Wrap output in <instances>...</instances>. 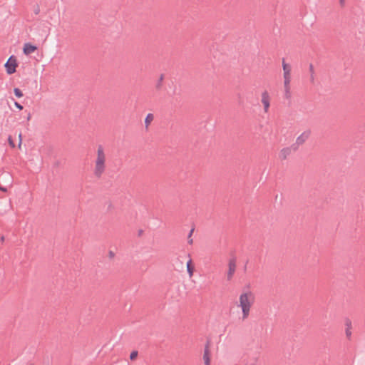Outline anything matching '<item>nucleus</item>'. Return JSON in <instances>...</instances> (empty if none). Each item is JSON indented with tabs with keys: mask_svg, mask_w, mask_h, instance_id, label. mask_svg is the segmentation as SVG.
Here are the masks:
<instances>
[{
	"mask_svg": "<svg viewBox=\"0 0 365 365\" xmlns=\"http://www.w3.org/2000/svg\"><path fill=\"white\" fill-rule=\"evenodd\" d=\"M106 155L102 145H98L97 151V158L96 160V167L94 174L97 178H100L105 171Z\"/></svg>",
	"mask_w": 365,
	"mask_h": 365,
	"instance_id": "nucleus-1",
	"label": "nucleus"
},
{
	"mask_svg": "<svg viewBox=\"0 0 365 365\" xmlns=\"http://www.w3.org/2000/svg\"><path fill=\"white\" fill-rule=\"evenodd\" d=\"M253 298V294L251 292L242 293L240 296V307L242 312V319L248 317L252 303L250 299Z\"/></svg>",
	"mask_w": 365,
	"mask_h": 365,
	"instance_id": "nucleus-2",
	"label": "nucleus"
},
{
	"mask_svg": "<svg viewBox=\"0 0 365 365\" xmlns=\"http://www.w3.org/2000/svg\"><path fill=\"white\" fill-rule=\"evenodd\" d=\"M4 67L6 68V71L7 74L11 75L16 71V68L18 67V63L16 58L14 55H11L4 64Z\"/></svg>",
	"mask_w": 365,
	"mask_h": 365,
	"instance_id": "nucleus-3",
	"label": "nucleus"
},
{
	"mask_svg": "<svg viewBox=\"0 0 365 365\" xmlns=\"http://www.w3.org/2000/svg\"><path fill=\"white\" fill-rule=\"evenodd\" d=\"M310 134L311 131L307 130L299 135L295 143L292 145V150H297L298 149V146L302 145L309 138Z\"/></svg>",
	"mask_w": 365,
	"mask_h": 365,
	"instance_id": "nucleus-4",
	"label": "nucleus"
},
{
	"mask_svg": "<svg viewBox=\"0 0 365 365\" xmlns=\"http://www.w3.org/2000/svg\"><path fill=\"white\" fill-rule=\"evenodd\" d=\"M282 68L284 71V84L287 86L290 83L291 68L289 64L285 63L284 58L282 59Z\"/></svg>",
	"mask_w": 365,
	"mask_h": 365,
	"instance_id": "nucleus-5",
	"label": "nucleus"
},
{
	"mask_svg": "<svg viewBox=\"0 0 365 365\" xmlns=\"http://www.w3.org/2000/svg\"><path fill=\"white\" fill-rule=\"evenodd\" d=\"M228 266H229V269H228V272H227V280H230L235 272V269H236V259L235 258H232L230 259L229 261V263H228Z\"/></svg>",
	"mask_w": 365,
	"mask_h": 365,
	"instance_id": "nucleus-6",
	"label": "nucleus"
},
{
	"mask_svg": "<svg viewBox=\"0 0 365 365\" xmlns=\"http://www.w3.org/2000/svg\"><path fill=\"white\" fill-rule=\"evenodd\" d=\"M262 103L264 106V110L265 113L268 112L270 103H269V96L267 91H264L262 93Z\"/></svg>",
	"mask_w": 365,
	"mask_h": 365,
	"instance_id": "nucleus-7",
	"label": "nucleus"
},
{
	"mask_svg": "<svg viewBox=\"0 0 365 365\" xmlns=\"http://www.w3.org/2000/svg\"><path fill=\"white\" fill-rule=\"evenodd\" d=\"M203 360L205 365L210 364V341L207 340L204 349L203 353Z\"/></svg>",
	"mask_w": 365,
	"mask_h": 365,
	"instance_id": "nucleus-8",
	"label": "nucleus"
},
{
	"mask_svg": "<svg viewBox=\"0 0 365 365\" xmlns=\"http://www.w3.org/2000/svg\"><path fill=\"white\" fill-rule=\"evenodd\" d=\"M37 50V46L31 43H26L23 48V52L25 55H29Z\"/></svg>",
	"mask_w": 365,
	"mask_h": 365,
	"instance_id": "nucleus-9",
	"label": "nucleus"
},
{
	"mask_svg": "<svg viewBox=\"0 0 365 365\" xmlns=\"http://www.w3.org/2000/svg\"><path fill=\"white\" fill-rule=\"evenodd\" d=\"M292 149V146L282 149L279 153L280 158L282 160L287 159V158L291 154Z\"/></svg>",
	"mask_w": 365,
	"mask_h": 365,
	"instance_id": "nucleus-10",
	"label": "nucleus"
},
{
	"mask_svg": "<svg viewBox=\"0 0 365 365\" xmlns=\"http://www.w3.org/2000/svg\"><path fill=\"white\" fill-rule=\"evenodd\" d=\"M188 257H190L189 260L187 262V271L189 274L190 277H191L193 274L194 267L192 264V259H190V255L188 254Z\"/></svg>",
	"mask_w": 365,
	"mask_h": 365,
	"instance_id": "nucleus-11",
	"label": "nucleus"
},
{
	"mask_svg": "<svg viewBox=\"0 0 365 365\" xmlns=\"http://www.w3.org/2000/svg\"><path fill=\"white\" fill-rule=\"evenodd\" d=\"M153 118H154V116L152 113H148L146 115L145 119V125L146 128H148V126L150 125L151 121L153 120Z\"/></svg>",
	"mask_w": 365,
	"mask_h": 365,
	"instance_id": "nucleus-12",
	"label": "nucleus"
},
{
	"mask_svg": "<svg viewBox=\"0 0 365 365\" xmlns=\"http://www.w3.org/2000/svg\"><path fill=\"white\" fill-rule=\"evenodd\" d=\"M163 78H164V75L161 74L160 78H159V79L158 80V81L156 83V85H155V88H156L157 90H160L161 89L162 86H163Z\"/></svg>",
	"mask_w": 365,
	"mask_h": 365,
	"instance_id": "nucleus-13",
	"label": "nucleus"
},
{
	"mask_svg": "<svg viewBox=\"0 0 365 365\" xmlns=\"http://www.w3.org/2000/svg\"><path fill=\"white\" fill-rule=\"evenodd\" d=\"M284 91H285V98H289L291 97V93H290V88H289V84H287V86L284 84Z\"/></svg>",
	"mask_w": 365,
	"mask_h": 365,
	"instance_id": "nucleus-14",
	"label": "nucleus"
},
{
	"mask_svg": "<svg viewBox=\"0 0 365 365\" xmlns=\"http://www.w3.org/2000/svg\"><path fill=\"white\" fill-rule=\"evenodd\" d=\"M14 93L15 96L19 98H21L24 96L22 91L19 88H14Z\"/></svg>",
	"mask_w": 365,
	"mask_h": 365,
	"instance_id": "nucleus-15",
	"label": "nucleus"
},
{
	"mask_svg": "<svg viewBox=\"0 0 365 365\" xmlns=\"http://www.w3.org/2000/svg\"><path fill=\"white\" fill-rule=\"evenodd\" d=\"M194 230H195V229H194V227H192V228L190 230V232H189V233H188V235H187V242H188V244H189V245H192V244L193 243V240L192 239V237H192V233H193V232H194Z\"/></svg>",
	"mask_w": 365,
	"mask_h": 365,
	"instance_id": "nucleus-16",
	"label": "nucleus"
},
{
	"mask_svg": "<svg viewBox=\"0 0 365 365\" xmlns=\"http://www.w3.org/2000/svg\"><path fill=\"white\" fill-rule=\"evenodd\" d=\"M138 352L137 351H133L130 354V359L135 360L138 356Z\"/></svg>",
	"mask_w": 365,
	"mask_h": 365,
	"instance_id": "nucleus-17",
	"label": "nucleus"
},
{
	"mask_svg": "<svg viewBox=\"0 0 365 365\" xmlns=\"http://www.w3.org/2000/svg\"><path fill=\"white\" fill-rule=\"evenodd\" d=\"M8 142H9V145L11 148H14L15 147V143H14V140H12V138H11V135H9V138H8Z\"/></svg>",
	"mask_w": 365,
	"mask_h": 365,
	"instance_id": "nucleus-18",
	"label": "nucleus"
},
{
	"mask_svg": "<svg viewBox=\"0 0 365 365\" xmlns=\"http://www.w3.org/2000/svg\"><path fill=\"white\" fill-rule=\"evenodd\" d=\"M345 325L346 326V329H351V322L349 319H346Z\"/></svg>",
	"mask_w": 365,
	"mask_h": 365,
	"instance_id": "nucleus-19",
	"label": "nucleus"
},
{
	"mask_svg": "<svg viewBox=\"0 0 365 365\" xmlns=\"http://www.w3.org/2000/svg\"><path fill=\"white\" fill-rule=\"evenodd\" d=\"M14 106H16L19 110H21L24 108L23 106H22V105H21L19 103H18L17 101H14Z\"/></svg>",
	"mask_w": 365,
	"mask_h": 365,
	"instance_id": "nucleus-20",
	"label": "nucleus"
},
{
	"mask_svg": "<svg viewBox=\"0 0 365 365\" xmlns=\"http://www.w3.org/2000/svg\"><path fill=\"white\" fill-rule=\"evenodd\" d=\"M345 333L347 338L349 339L351 336V329H346Z\"/></svg>",
	"mask_w": 365,
	"mask_h": 365,
	"instance_id": "nucleus-21",
	"label": "nucleus"
},
{
	"mask_svg": "<svg viewBox=\"0 0 365 365\" xmlns=\"http://www.w3.org/2000/svg\"><path fill=\"white\" fill-rule=\"evenodd\" d=\"M309 72H310V74L311 73H314V66L312 63H310L309 66Z\"/></svg>",
	"mask_w": 365,
	"mask_h": 365,
	"instance_id": "nucleus-22",
	"label": "nucleus"
},
{
	"mask_svg": "<svg viewBox=\"0 0 365 365\" xmlns=\"http://www.w3.org/2000/svg\"><path fill=\"white\" fill-rule=\"evenodd\" d=\"M19 148H21V142H22V134L21 133L19 135Z\"/></svg>",
	"mask_w": 365,
	"mask_h": 365,
	"instance_id": "nucleus-23",
	"label": "nucleus"
},
{
	"mask_svg": "<svg viewBox=\"0 0 365 365\" xmlns=\"http://www.w3.org/2000/svg\"><path fill=\"white\" fill-rule=\"evenodd\" d=\"M0 190H1V191H3V192H7V188H6V187L2 186V185L0 184Z\"/></svg>",
	"mask_w": 365,
	"mask_h": 365,
	"instance_id": "nucleus-24",
	"label": "nucleus"
},
{
	"mask_svg": "<svg viewBox=\"0 0 365 365\" xmlns=\"http://www.w3.org/2000/svg\"><path fill=\"white\" fill-rule=\"evenodd\" d=\"M310 81L312 83H314V73H311L310 74Z\"/></svg>",
	"mask_w": 365,
	"mask_h": 365,
	"instance_id": "nucleus-25",
	"label": "nucleus"
},
{
	"mask_svg": "<svg viewBox=\"0 0 365 365\" xmlns=\"http://www.w3.org/2000/svg\"><path fill=\"white\" fill-rule=\"evenodd\" d=\"M2 175L5 176V177H7L9 178H11L10 174L9 173H4L2 174Z\"/></svg>",
	"mask_w": 365,
	"mask_h": 365,
	"instance_id": "nucleus-26",
	"label": "nucleus"
},
{
	"mask_svg": "<svg viewBox=\"0 0 365 365\" xmlns=\"http://www.w3.org/2000/svg\"><path fill=\"white\" fill-rule=\"evenodd\" d=\"M114 255H115V254H114V252L113 251H110L109 252V257L110 258H113L114 257Z\"/></svg>",
	"mask_w": 365,
	"mask_h": 365,
	"instance_id": "nucleus-27",
	"label": "nucleus"
},
{
	"mask_svg": "<svg viewBox=\"0 0 365 365\" xmlns=\"http://www.w3.org/2000/svg\"><path fill=\"white\" fill-rule=\"evenodd\" d=\"M340 5L343 6L345 4V0H339Z\"/></svg>",
	"mask_w": 365,
	"mask_h": 365,
	"instance_id": "nucleus-28",
	"label": "nucleus"
},
{
	"mask_svg": "<svg viewBox=\"0 0 365 365\" xmlns=\"http://www.w3.org/2000/svg\"><path fill=\"white\" fill-rule=\"evenodd\" d=\"M39 11H40V10H39V9L38 8V9H35L34 13H35L36 14H38L39 13Z\"/></svg>",
	"mask_w": 365,
	"mask_h": 365,
	"instance_id": "nucleus-29",
	"label": "nucleus"
},
{
	"mask_svg": "<svg viewBox=\"0 0 365 365\" xmlns=\"http://www.w3.org/2000/svg\"><path fill=\"white\" fill-rule=\"evenodd\" d=\"M142 233H143V230H140L138 231V235H139V236H140V235H142Z\"/></svg>",
	"mask_w": 365,
	"mask_h": 365,
	"instance_id": "nucleus-30",
	"label": "nucleus"
},
{
	"mask_svg": "<svg viewBox=\"0 0 365 365\" xmlns=\"http://www.w3.org/2000/svg\"><path fill=\"white\" fill-rule=\"evenodd\" d=\"M1 242H4V236H2V237H1Z\"/></svg>",
	"mask_w": 365,
	"mask_h": 365,
	"instance_id": "nucleus-31",
	"label": "nucleus"
},
{
	"mask_svg": "<svg viewBox=\"0 0 365 365\" xmlns=\"http://www.w3.org/2000/svg\"><path fill=\"white\" fill-rule=\"evenodd\" d=\"M30 118H31V115H30V113H29V115L27 116V120H29Z\"/></svg>",
	"mask_w": 365,
	"mask_h": 365,
	"instance_id": "nucleus-32",
	"label": "nucleus"
},
{
	"mask_svg": "<svg viewBox=\"0 0 365 365\" xmlns=\"http://www.w3.org/2000/svg\"><path fill=\"white\" fill-rule=\"evenodd\" d=\"M246 269H247V266L245 265L244 267V269L246 270Z\"/></svg>",
	"mask_w": 365,
	"mask_h": 365,
	"instance_id": "nucleus-33",
	"label": "nucleus"
},
{
	"mask_svg": "<svg viewBox=\"0 0 365 365\" xmlns=\"http://www.w3.org/2000/svg\"><path fill=\"white\" fill-rule=\"evenodd\" d=\"M29 365H33V364H29Z\"/></svg>",
	"mask_w": 365,
	"mask_h": 365,
	"instance_id": "nucleus-34",
	"label": "nucleus"
},
{
	"mask_svg": "<svg viewBox=\"0 0 365 365\" xmlns=\"http://www.w3.org/2000/svg\"><path fill=\"white\" fill-rule=\"evenodd\" d=\"M252 365H255V364H252Z\"/></svg>",
	"mask_w": 365,
	"mask_h": 365,
	"instance_id": "nucleus-35",
	"label": "nucleus"
}]
</instances>
